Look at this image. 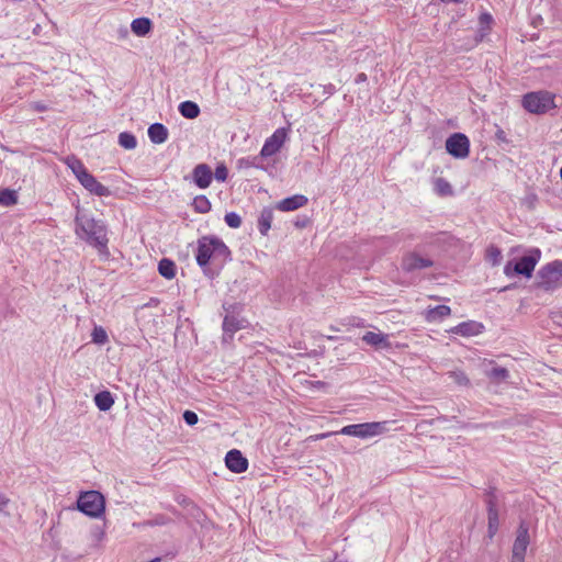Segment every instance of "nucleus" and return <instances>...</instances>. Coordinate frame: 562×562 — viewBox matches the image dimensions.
I'll return each instance as SVG.
<instances>
[{
    "label": "nucleus",
    "instance_id": "nucleus-1",
    "mask_svg": "<svg viewBox=\"0 0 562 562\" xmlns=\"http://www.w3.org/2000/svg\"><path fill=\"white\" fill-rule=\"evenodd\" d=\"M195 259L204 274L213 278L215 272L209 267L211 260L223 265L231 260V250L221 238L213 235L203 236L198 239Z\"/></svg>",
    "mask_w": 562,
    "mask_h": 562
},
{
    "label": "nucleus",
    "instance_id": "nucleus-2",
    "mask_svg": "<svg viewBox=\"0 0 562 562\" xmlns=\"http://www.w3.org/2000/svg\"><path fill=\"white\" fill-rule=\"evenodd\" d=\"M76 234L89 245L98 249L101 255H108L106 227L101 221L77 213L75 217Z\"/></svg>",
    "mask_w": 562,
    "mask_h": 562
},
{
    "label": "nucleus",
    "instance_id": "nucleus-3",
    "mask_svg": "<svg viewBox=\"0 0 562 562\" xmlns=\"http://www.w3.org/2000/svg\"><path fill=\"white\" fill-rule=\"evenodd\" d=\"M77 509L89 517L99 518L104 514L105 499L98 491L82 492L77 499Z\"/></svg>",
    "mask_w": 562,
    "mask_h": 562
},
{
    "label": "nucleus",
    "instance_id": "nucleus-4",
    "mask_svg": "<svg viewBox=\"0 0 562 562\" xmlns=\"http://www.w3.org/2000/svg\"><path fill=\"white\" fill-rule=\"evenodd\" d=\"M537 286L544 291H553L562 285V261L554 260L541 267L537 272Z\"/></svg>",
    "mask_w": 562,
    "mask_h": 562
},
{
    "label": "nucleus",
    "instance_id": "nucleus-5",
    "mask_svg": "<svg viewBox=\"0 0 562 562\" xmlns=\"http://www.w3.org/2000/svg\"><path fill=\"white\" fill-rule=\"evenodd\" d=\"M540 250L533 249L529 255L520 257L517 261L509 260L504 267V274L512 278L516 274H521L526 278H530L535 270V267L540 258Z\"/></svg>",
    "mask_w": 562,
    "mask_h": 562
},
{
    "label": "nucleus",
    "instance_id": "nucleus-6",
    "mask_svg": "<svg viewBox=\"0 0 562 562\" xmlns=\"http://www.w3.org/2000/svg\"><path fill=\"white\" fill-rule=\"evenodd\" d=\"M522 106L530 113H546L555 108L554 95L549 91L529 92L522 98Z\"/></svg>",
    "mask_w": 562,
    "mask_h": 562
},
{
    "label": "nucleus",
    "instance_id": "nucleus-7",
    "mask_svg": "<svg viewBox=\"0 0 562 562\" xmlns=\"http://www.w3.org/2000/svg\"><path fill=\"white\" fill-rule=\"evenodd\" d=\"M387 424L389 422L351 424L342 427L340 434L367 439L386 432L389 430Z\"/></svg>",
    "mask_w": 562,
    "mask_h": 562
},
{
    "label": "nucleus",
    "instance_id": "nucleus-8",
    "mask_svg": "<svg viewBox=\"0 0 562 562\" xmlns=\"http://www.w3.org/2000/svg\"><path fill=\"white\" fill-rule=\"evenodd\" d=\"M241 305L238 303H224L223 310L225 311V316L223 319V338L226 340L227 338L232 339L234 334L241 329L243 319L239 318V314L241 312Z\"/></svg>",
    "mask_w": 562,
    "mask_h": 562
},
{
    "label": "nucleus",
    "instance_id": "nucleus-9",
    "mask_svg": "<svg viewBox=\"0 0 562 562\" xmlns=\"http://www.w3.org/2000/svg\"><path fill=\"white\" fill-rule=\"evenodd\" d=\"M530 543L529 527L526 521H520L513 544L512 562H525L527 548Z\"/></svg>",
    "mask_w": 562,
    "mask_h": 562
},
{
    "label": "nucleus",
    "instance_id": "nucleus-10",
    "mask_svg": "<svg viewBox=\"0 0 562 562\" xmlns=\"http://www.w3.org/2000/svg\"><path fill=\"white\" fill-rule=\"evenodd\" d=\"M446 150L454 158H467L470 153V140L463 133H453L446 140Z\"/></svg>",
    "mask_w": 562,
    "mask_h": 562
},
{
    "label": "nucleus",
    "instance_id": "nucleus-11",
    "mask_svg": "<svg viewBox=\"0 0 562 562\" xmlns=\"http://www.w3.org/2000/svg\"><path fill=\"white\" fill-rule=\"evenodd\" d=\"M286 130L281 127L274 131V133L268 137L260 150V156L263 158L273 156L277 154L286 139Z\"/></svg>",
    "mask_w": 562,
    "mask_h": 562
},
{
    "label": "nucleus",
    "instance_id": "nucleus-12",
    "mask_svg": "<svg viewBox=\"0 0 562 562\" xmlns=\"http://www.w3.org/2000/svg\"><path fill=\"white\" fill-rule=\"evenodd\" d=\"M434 262L429 258H424L417 252H409L402 259L401 267L405 272H413L432 267Z\"/></svg>",
    "mask_w": 562,
    "mask_h": 562
},
{
    "label": "nucleus",
    "instance_id": "nucleus-13",
    "mask_svg": "<svg viewBox=\"0 0 562 562\" xmlns=\"http://www.w3.org/2000/svg\"><path fill=\"white\" fill-rule=\"evenodd\" d=\"M78 181L80 184L88 190L90 193L98 195V196H109L111 194V191L108 187L100 183L93 175H91L89 171H87L85 175H82Z\"/></svg>",
    "mask_w": 562,
    "mask_h": 562
},
{
    "label": "nucleus",
    "instance_id": "nucleus-14",
    "mask_svg": "<svg viewBox=\"0 0 562 562\" xmlns=\"http://www.w3.org/2000/svg\"><path fill=\"white\" fill-rule=\"evenodd\" d=\"M226 467L234 473H243L248 469V460L237 449H232L225 457Z\"/></svg>",
    "mask_w": 562,
    "mask_h": 562
},
{
    "label": "nucleus",
    "instance_id": "nucleus-15",
    "mask_svg": "<svg viewBox=\"0 0 562 562\" xmlns=\"http://www.w3.org/2000/svg\"><path fill=\"white\" fill-rule=\"evenodd\" d=\"M192 179L198 188H209L213 179V172L211 167L206 164L196 165L192 170Z\"/></svg>",
    "mask_w": 562,
    "mask_h": 562
},
{
    "label": "nucleus",
    "instance_id": "nucleus-16",
    "mask_svg": "<svg viewBox=\"0 0 562 562\" xmlns=\"http://www.w3.org/2000/svg\"><path fill=\"white\" fill-rule=\"evenodd\" d=\"M307 203V196L303 194H294L278 202L277 209L283 212H291L305 206Z\"/></svg>",
    "mask_w": 562,
    "mask_h": 562
},
{
    "label": "nucleus",
    "instance_id": "nucleus-17",
    "mask_svg": "<svg viewBox=\"0 0 562 562\" xmlns=\"http://www.w3.org/2000/svg\"><path fill=\"white\" fill-rule=\"evenodd\" d=\"M483 329V324L475 321H467L458 324L457 326L451 328L450 331L460 336L469 337L481 334Z\"/></svg>",
    "mask_w": 562,
    "mask_h": 562
},
{
    "label": "nucleus",
    "instance_id": "nucleus-18",
    "mask_svg": "<svg viewBox=\"0 0 562 562\" xmlns=\"http://www.w3.org/2000/svg\"><path fill=\"white\" fill-rule=\"evenodd\" d=\"M362 340L372 347L378 349L390 348L391 344L389 341V336L382 333L367 331L362 336Z\"/></svg>",
    "mask_w": 562,
    "mask_h": 562
},
{
    "label": "nucleus",
    "instance_id": "nucleus-19",
    "mask_svg": "<svg viewBox=\"0 0 562 562\" xmlns=\"http://www.w3.org/2000/svg\"><path fill=\"white\" fill-rule=\"evenodd\" d=\"M168 130L161 123H153L148 127V137L154 144H162L168 139Z\"/></svg>",
    "mask_w": 562,
    "mask_h": 562
},
{
    "label": "nucleus",
    "instance_id": "nucleus-20",
    "mask_svg": "<svg viewBox=\"0 0 562 562\" xmlns=\"http://www.w3.org/2000/svg\"><path fill=\"white\" fill-rule=\"evenodd\" d=\"M451 314V308L448 305H437L429 307L425 313V318L429 323H436L442 321L445 317Z\"/></svg>",
    "mask_w": 562,
    "mask_h": 562
},
{
    "label": "nucleus",
    "instance_id": "nucleus-21",
    "mask_svg": "<svg viewBox=\"0 0 562 562\" xmlns=\"http://www.w3.org/2000/svg\"><path fill=\"white\" fill-rule=\"evenodd\" d=\"M487 509V533L488 538L492 539L499 528V517H498V507H494V505L490 502V506Z\"/></svg>",
    "mask_w": 562,
    "mask_h": 562
},
{
    "label": "nucleus",
    "instance_id": "nucleus-22",
    "mask_svg": "<svg viewBox=\"0 0 562 562\" xmlns=\"http://www.w3.org/2000/svg\"><path fill=\"white\" fill-rule=\"evenodd\" d=\"M153 29V22L148 18H137L134 19L131 23L132 32L137 36L147 35Z\"/></svg>",
    "mask_w": 562,
    "mask_h": 562
},
{
    "label": "nucleus",
    "instance_id": "nucleus-23",
    "mask_svg": "<svg viewBox=\"0 0 562 562\" xmlns=\"http://www.w3.org/2000/svg\"><path fill=\"white\" fill-rule=\"evenodd\" d=\"M94 403L100 411L106 412L113 406L114 398L111 392L101 391L94 395Z\"/></svg>",
    "mask_w": 562,
    "mask_h": 562
},
{
    "label": "nucleus",
    "instance_id": "nucleus-24",
    "mask_svg": "<svg viewBox=\"0 0 562 562\" xmlns=\"http://www.w3.org/2000/svg\"><path fill=\"white\" fill-rule=\"evenodd\" d=\"M178 110L183 117L190 119V120L198 117L200 114V108L193 101L181 102L178 106Z\"/></svg>",
    "mask_w": 562,
    "mask_h": 562
},
{
    "label": "nucleus",
    "instance_id": "nucleus-25",
    "mask_svg": "<svg viewBox=\"0 0 562 562\" xmlns=\"http://www.w3.org/2000/svg\"><path fill=\"white\" fill-rule=\"evenodd\" d=\"M176 263L171 259L162 258L158 262V272L161 277L171 280L176 277Z\"/></svg>",
    "mask_w": 562,
    "mask_h": 562
},
{
    "label": "nucleus",
    "instance_id": "nucleus-26",
    "mask_svg": "<svg viewBox=\"0 0 562 562\" xmlns=\"http://www.w3.org/2000/svg\"><path fill=\"white\" fill-rule=\"evenodd\" d=\"M273 220V211L269 207H265L258 220V229L262 235H267L268 231L271 227V223Z\"/></svg>",
    "mask_w": 562,
    "mask_h": 562
},
{
    "label": "nucleus",
    "instance_id": "nucleus-27",
    "mask_svg": "<svg viewBox=\"0 0 562 562\" xmlns=\"http://www.w3.org/2000/svg\"><path fill=\"white\" fill-rule=\"evenodd\" d=\"M192 206L196 213L205 214L211 211L212 204L205 195L201 194L193 199Z\"/></svg>",
    "mask_w": 562,
    "mask_h": 562
},
{
    "label": "nucleus",
    "instance_id": "nucleus-28",
    "mask_svg": "<svg viewBox=\"0 0 562 562\" xmlns=\"http://www.w3.org/2000/svg\"><path fill=\"white\" fill-rule=\"evenodd\" d=\"M66 164L74 172L77 180L88 171V169L85 167L82 161L80 159L76 158L75 156L68 157L66 159Z\"/></svg>",
    "mask_w": 562,
    "mask_h": 562
},
{
    "label": "nucleus",
    "instance_id": "nucleus-29",
    "mask_svg": "<svg viewBox=\"0 0 562 562\" xmlns=\"http://www.w3.org/2000/svg\"><path fill=\"white\" fill-rule=\"evenodd\" d=\"M435 191L440 196H448L453 193L451 184L445 178L435 180Z\"/></svg>",
    "mask_w": 562,
    "mask_h": 562
},
{
    "label": "nucleus",
    "instance_id": "nucleus-30",
    "mask_svg": "<svg viewBox=\"0 0 562 562\" xmlns=\"http://www.w3.org/2000/svg\"><path fill=\"white\" fill-rule=\"evenodd\" d=\"M488 379L495 382L506 381L509 376V371L503 367H494L491 371L486 373Z\"/></svg>",
    "mask_w": 562,
    "mask_h": 562
},
{
    "label": "nucleus",
    "instance_id": "nucleus-31",
    "mask_svg": "<svg viewBox=\"0 0 562 562\" xmlns=\"http://www.w3.org/2000/svg\"><path fill=\"white\" fill-rule=\"evenodd\" d=\"M119 144L125 149H134L137 145V140L132 133L122 132L119 135Z\"/></svg>",
    "mask_w": 562,
    "mask_h": 562
},
{
    "label": "nucleus",
    "instance_id": "nucleus-32",
    "mask_svg": "<svg viewBox=\"0 0 562 562\" xmlns=\"http://www.w3.org/2000/svg\"><path fill=\"white\" fill-rule=\"evenodd\" d=\"M448 376L458 385L461 386H469L470 385V379L462 370H453L449 371Z\"/></svg>",
    "mask_w": 562,
    "mask_h": 562
},
{
    "label": "nucleus",
    "instance_id": "nucleus-33",
    "mask_svg": "<svg viewBox=\"0 0 562 562\" xmlns=\"http://www.w3.org/2000/svg\"><path fill=\"white\" fill-rule=\"evenodd\" d=\"M16 193L10 189H3L0 191V204L10 206L16 203Z\"/></svg>",
    "mask_w": 562,
    "mask_h": 562
},
{
    "label": "nucleus",
    "instance_id": "nucleus-34",
    "mask_svg": "<svg viewBox=\"0 0 562 562\" xmlns=\"http://www.w3.org/2000/svg\"><path fill=\"white\" fill-rule=\"evenodd\" d=\"M92 341L99 345H103L108 341V334L101 326H95L92 330Z\"/></svg>",
    "mask_w": 562,
    "mask_h": 562
},
{
    "label": "nucleus",
    "instance_id": "nucleus-35",
    "mask_svg": "<svg viewBox=\"0 0 562 562\" xmlns=\"http://www.w3.org/2000/svg\"><path fill=\"white\" fill-rule=\"evenodd\" d=\"M224 221L231 228H238L241 225V217L236 212L226 213Z\"/></svg>",
    "mask_w": 562,
    "mask_h": 562
},
{
    "label": "nucleus",
    "instance_id": "nucleus-36",
    "mask_svg": "<svg viewBox=\"0 0 562 562\" xmlns=\"http://www.w3.org/2000/svg\"><path fill=\"white\" fill-rule=\"evenodd\" d=\"M480 32H481V38L485 35V33L490 30L491 23L493 21L492 15L490 13H482L480 15Z\"/></svg>",
    "mask_w": 562,
    "mask_h": 562
},
{
    "label": "nucleus",
    "instance_id": "nucleus-37",
    "mask_svg": "<svg viewBox=\"0 0 562 562\" xmlns=\"http://www.w3.org/2000/svg\"><path fill=\"white\" fill-rule=\"evenodd\" d=\"M486 258L495 266L498 265L502 259V251L496 246H490L486 251Z\"/></svg>",
    "mask_w": 562,
    "mask_h": 562
},
{
    "label": "nucleus",
    "instance_id": "nucleus-38",
    "mask_svg": "<svg viewBox=\"0 0 562 562\" xmlns=\"http://www.w3.org/2000/svg\"><path fill=\"white\" fill-rule=\"evenodd\" d=\"M260 158H262L260 156V154L258 156L240 158V159H238V166L245 167V168H250V167L258 168Z\"/></svg>",
    "mask_w": 562,
    "mask_h": 562
},
{
    "label": "nucleus",
    "instance_id": "nucleus-39",
    "mask_svg": "<svg viewBox=\"0 0 562 562\" xmlns=\"http://www.w3.org/2000/svg\"><path fill=\"white\" fill-rule=\"evenodd\" d=\"M490 502L494 505V507H498L496 487H494V486H490L488 490H486V492H485L486 508H488Z\"/></svg>",
    "mask_w": 562,
    "mask_h": 562
},
{
    "label": "nucleus",
    "instance_id": "nucleus-40",
    "mask_svg": "<svg viewBox=\"0 0 562 562\" xmlns=\"http://www.w3.org/2000/svg\"><path fill=\"white\" fill-rule=\"evenodd\" d=\"M217 181L224 182L228 177V169L224 164L218 165L213 173Z\"/></svg>",
    "mask_w": 562,
    "mask_h": 562
},
{
    "label": "nucleus",
    "instance_id": "nucleus-41",
    "mask_svg": "<svg viewBox=\"0 0 562 562\" xmlns=\"http://www.w3.org/2000/svg\"><path fill=\"white\" fill-rule=\"evenodd\" d=\"M183 420L189 425V426H193L198 423L199 420V417L198 415L192 412V411H184L183 415Z\"/></svg>",
    "mask_w": 562,
    "mask_h": 562
},
{
    "label": "nucleus",
    "instance_id": "nucleus-42",
    "mask_svg": "<svg viewBox=\"0 0 562 562\" xmlns=\"http://www.w3.org/2000/svg\"><path fill=\"white\" fill-rule=\"evenodd\" d=\"M169 521H170V519L168 517H166L165 515H157L155 518H153L151 520H148L146 524L148 526H164V525H167Z\"/></svg>",
    "mask_w": 562,
    "mask_h": 562
},
{
    "label": "nucleus",
    "instance_id": "nucleus-43",
    "mask_svg": "<svg viewBox=\"0 0 562 562\" xmlns=\"http://www.w3.org/2000/svg\"><path fill=\"white\" fill-rule=\"evenodd\" d=\"M31 108H32L34 111H37V112H44V111H46V110L48 109V106H47L45 103L40 102V101H37V102H33V103L31 104Z\"/></svg>",
    "mask_w": 562,
    "mask_h": 562
},
{
    "label": "nucleus",
    "instance_id": "nucleus-44",
    "mask_svg": "<svg viewBox=\"0 0 562 562\" xmlns=\"http://www.w3.org/2000/svg\"><path fill=\"white\" fill-rule=\"evenodd\" d=\"M323 91L327 95H333L336 92V87L333 83H327L323 86Z\"/></svg>",
    "mask_w": 562,
    "mask_h": 562
},
{
    "label": "nucleus",
    "instance_id": "nucleus-45",
    "mask_svg": "<svg viewBox=\"0 0 562 562\" xmlns=\"http://www.w3.org/2000/svg\"><path fill=\"white\" fill-rule=\"evenodd\" d=\"M10 499L4 494L0 493V512H3L4 508L9 505Z\"/></svg>",
    "mask_w": 562,
    "mask_h": 562
},
{
    "label": "nucleus",
    "instance_id": "nucleus-46",
    "mask_svg": "<svg viewBox=\"0 0 562 562\" xmlns=\"http://www.w3.org/2000/svg\"><path fill=\"white\" fill-rule=\"evenodd\" d=\"M367 79H368L367 75L364 72H360V74L357 75V77L355 79V82L357 85H359V83L366 82Z\"/></svg>",
    "mask_w": 562,
    "mask_h": 562
},
{
    "label": "nucleus",
    "instance_id": "nucleus-47",
    "mask_svg": "<svg viewBox=\"0 0 562 562\" xmlns=\"http://www.w3.org/2000/svg\"><path fill=\"white\" fill-rule=\"evenodd\" d=\"M496 137H497V139L502 140V142H506L505 132L503 130H498L496 132Z\"/></svg>",
    "mask_w": 562,
    "mask_h": 562
},
{
    "label": "nucleus",
    "instance_id": "nucleus-48",
    "mask_svg": "<svg viewBox=\"0 0 562 562\" xmlns=\"http://www.w3.org/2000/svg\"><path fill=\"white\" fill-rule=\"evenodd\" d=\"M119 32H120V34H121V36H122V37H126V36L128 35V31H127V29H126V27H121V29L119 30Z\"/></svg>",
    "mask_w": 562,
    "mask_h": 562
},
{
    "label": "nucleus",
    "instance_id": "nucleus-49",
    "mask_svg": "<svg viewBox=\"0 0 562 562\" xmlns=\"http://www.w3.org/2000/svg\"><path fill=\"white\" fill-rule=\"evenodd\" d=\"M516 288V284L513 283V284H508L506 286H504L503 289H501V292H505V291H508V290H513Z\"/></svg>",
    "mask_w": 562,
    "mask_h": 562
},
{
    "label": "nucleus",
    "instance_id": "nucleus-50",
    "mask_svg": "<svg viewBox=\"0 0 562 562\" xmlns=\"http://www.w3.org/2000/svg\"><path fill=\"white\" fill-rule=\"evenodd\" d=\"M396 236H397V239H403V238H405V237H406V233H405L404 231H401V232H398V233L396 234Z\"/></svg>",
    "mask_w": 562,
    "mask_h": 562
},
{
    "label": "nucleus",
    "instance_id": "nucleus-51",
    "mask_svg": "<svg viewBox=\"0 0 562 562\" xmlns=\"http://www.w3.org/2000/svg\"><path fill=\"white\" fill-rule=\"evenodd\" d=\"M443 3L454 2V3H462L463 0H440Z\"/></svg>",
    "mask_w": 562,
    "mask_h": 562
},
{
    "label": "nucleus",
    "instance_id": "nucleus-52",
    "mask_svg": "<svg viewBox=\"0 0 562 562\" xmlns=\"http://www.w3.org/2000/svg\"><path fill=\"white\" fill-rule=\"evenodd\" d=\"M296 226L304 227L305 226V222H303V221L296 222Z\"/></svg>",
    "mask_w": 562,
    "mask_h": 562
},
{
    "label": "nucleus",
    "instance_id": "nucleus-53",
    "mask_svg": "<svg viewBox=\"0 0 562 562\" xmlns=\"http://www.w3.org/2000/svg\"><path fill=\"white\" fill-rule=\"evenodd\" d=\"M296 226L304 227L305 226V222H303V221L296 222Z\"/></svg>",
    "mask_w": 562,
    "mask_h": 562
}]
</instances>
